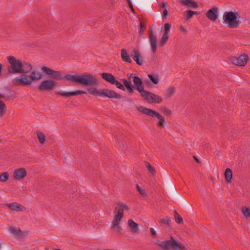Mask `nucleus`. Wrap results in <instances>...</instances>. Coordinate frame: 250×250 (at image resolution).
Instances as JSON below:
<instances>
[{"label": "nucleus", "instance_id": "473e14b6", "mask_svg": "<svg viewBox=\"0 0 250 250\" xmlns=\"http://www.w3.org/2000/svg\"><path fill=\"white\" fill-rule=\"evenodd\" d=\"M136 188H137L138 191L139 192V193L141 195H142L143 196H146V190L144 188H141L138 185H136Z\"/></svg>", "mask_w": 250, "mask_h": 250}, {"label": "nucleus", "instance_id": "f257e3e1", "mask_svg": "<svg viewBox=\"0 0 250 250\" xmlns=\"http://www.w3.org/2000/svg\"><path fill=\"white\" fill-rule=\"evenodd\" d=\"M7 60L10 64L7 70L11 73H22L12 80L14 85H30L33 82L40 80L42 75L38 70H32L33 66L28 62L17 60L14 56H8Z\"/></svg>", "mask_w": 250, "mask_h": 250}, {"label": "nucleus", "instance_id": "20e7f679", "mask_svg": "<svg viewBox=\"0 0 250 250\" xmlns=\"http://www.w3.org/2000/svg\"><path fill=\"white\" fill-rule=\"evenodd\" d=\"M239 17L237 12H225L223 15V22L227 24L229 28H237L240 24V21L238 20Z\"/></svg>", "mask_w": 250, "mask_h": 250}, {"label": "nucleus", "instance_id": "72a5a7b5", "mask_svg": "<svg viewBox=\"0 0 250 250\" xmlns=\"http://www.w3.org/2000/svg\"><path fill=\"white\" fill-rule=\"evenodd\" d=\"M112 84H114L116 86V87L123 90H125V87L124 85L118 81L116 80V79L114 80V83H112Z\"/></svg>", "mask_w": 250, "mask_h": 250}, {"label": "nucleus", "instance_id": "b1692460", "mask_svg": "<svg viewBox=\"0 0 250 250\" xmlns=\"http://www.w3.org/2000/svg\"><path fill=\"white\" fill-rule=\"evenodd\" d=\"M9 232L16 236H20L21 235V231L19 228L11 227L8 229Z\"/></svg>", "mask_w": 250, "mask_h": 250}, {"label": "nucleus", "instance_id": "f704fd0d", "mask_svg": "<svg viewBox=\"0 0 250 250\" xmlns=\"http://www.w3.org/2000/svg\"><path fill=\"white\" fill-rule=\"evenodd\" d=\"M242 212L244 215L246 217H248L250 215V208L246 207H243L242 208Z\"/></svg>", "mask_w": 250, "mask_h": 250}, {"label": "nucleus", "instance_id": "9d476101", "mask_svg": "<svg viewBox=\"0 0 250 250\" xmlns=\"http://www.w3.org/2000/svg\"><path fill=\"white\" fill-rule=\"evenodd\" d=\"M100 97L116 99H120L122 98V96L120 94L116 93L113 90L107 89H101Z\"/></svg>", "mask_w": 250, "mask_h": 250}, {"label": "nucleus", "instance_id": "49530a36", "mask_svg": "<svg viewBox=\"0 0 250 250\" xmlns=\"http://www.w3.org/2000/svg\"><path fill=\"white\" fill-rule=\"evenodd\" d=\"M2 68V65L1 63H0V74L1 73Z\"/></svg>", "mask_w": 250, "mask_h": 250}, {"label": "nucleus", "instance_id": "cd10ccee", "mask_svg": "<svg viewBox=\"0 0 250 250\" xmlns=\"http://www.w3.org/2000/svg\"><path fill=\"white\" fill-rule=\"evenodd\" d=\"M37 136L40 141V143L41 144H43L45 141V135L40 131H38L37 132Z\"/></svg>", "mask_w": 250, "mask_h": 250}, {"label": "nucleus", "instance_id": "f3484780", "mask_svg": "<svg viewBox=\"0 0 250 250\" xmlns=\"http://www.w3.org/2000/svg\"><path fill=\"white\" fill-rule=\"evenodd\" d=\"M82 94H86V93L82 90H78L74 92H65L63 91H60L58 92L57 94L62 96H64V97H69L71 96H76L78 95Z\"/></svg>", "mask_w": 250, "mask_h": 250}, {"label": "nucleus", "instance_id": "de8ad7c7", "mask_svg": "<svg viewBox=\"0 0 250 250\" xmlns=\"http://www.w3.org/2000/svg\"><path fill=\"white\" fill-rule=\"evenodd\" d=\"M194 157L195 158V159H196V161L198 163L200 162L197 158H195V156H194Z\"/></svg>", "mask_w": 250, "mask_h": 250}, {"label": "nucleus", "instance_id": "58836bf2", "mask_svg": "<svg viewBox=\"0 0 250 250\" xmlns=\"http://www.w3.org/2000/svg\"><path fill=\"white\" fill-rule=\"evenodd\" d=\"M123 82L124 85L126 87V88L133 86L132 84V83L130 81H128L126 79H124L123 80Z\"/></svg>", "mask_w": 250, "mask_h": 250}, {"label": "nucleus", "instance_id": "4be33fe9", "mask_svg": "<svg viewBox=\"0 0 250 250\" xmlns=\"http://www.w3.org/2000/svg\"><path fill=\"white\" fill-rule=\"evenodd\" d=\"M186 248L184 245L173 238V250H183Z\"/></svg>", "mask_w": 250, "mask_h": 250}, {"label": "nucleus", "instance_id": "79ce46f5", "mask_svg": "<svg viewBox=\"0 0 250 250\" xmlns=\"http://www.w3.org/2000/svg\"><path fill=\"white\" fill-rule=\"evenodd\" d=\"M144 27L143 26V24L141 23H140V30L139 31V33L140 35H142V34H143L144 32Z\"/></svg>", "mask_w": 250, "mask_h": 250}, {"label": "nucleus", "instance_id": "a18cd8bd", "mask_svg": "<svg viewBox=\"0 0 250 250\" xmlns=\"http://www.w3.org/2000/svg\"><path fill=\"white\" fill-rule=\"evenodd\" d=\"M127 1L128 2V4H129V7L130 8V9H131V11L133 12H134V9H133V6L130 2V0H127Z\"/></svg>", "mask_w": 250, "mask_h": 250}, {"label": "nucleus", "instance_id": "0eeeda50", "mask_svg": "<svg viewBox=\"0 0 250 250\" xmlns=\"http://www.w3.org/2000/svg\"><path fill=\"white\" fill-rule=\"evenodd\" d=\"M249 57L246 54H243L239 57H232L230 60L231 62L236 65L244 66L247 63Z\"/></svg>", "mask_w": 250, "mask_h": 250}, {"label": "nucleus", "instance_id": "a211bd4d", "mask_svg": "<svg viewBox=\"0 0 250 250\" xmlns=\"http://www.w3.org/2000/svg\"><path fill=\"white\" fill-rule=\"evenodd\" d=\"M131 57L133 59L134 61H135L139 65H142L143 64V60L140 58V53L137 50H133L130 54Z\"/></svg>", "mask_w": 250, "mask_h": 250}, {"label": "nucleus", "instance_id": "c756f323", "mask_svg": "<svg viewBox=\"0 0 250 250\" xmlns=\"http://www.w3.org/2000/svg\"><path fill=\"white\" fill-rule=\"evenodd\" d=\"M9 179V174L7 172H4L0 174V182H5Z\"/></svg>", "mask_w": 250, "mask_h": 250}, {"label": "nucleus", "instance_id": "ddd939ff", "mask_svg": "<svg viewBox=\"0 0 250 250\" xmlns=\"http://www.w3.org/2000/svg\"><path fill=\"white\" fill-rule=\"evenodd\" d=\"M133 82L134 84V88L138 90L141 95L145 91L142 80L138 76H134L133 78Z\"/></svg>", "mask_w": 250, "mask_h": 250}, {"label": "nucleus", "instance_id": "2eb2a0df", "mask_svg": "<svg viewBox=\"0 0 250 250\" xmlns=\"http://www.w3.org/2000/svg\"><path fill=\"white\" fill-rule=\"evenodd\" d=\"M155 244L162 249V250H169L172 248V240H168L165 241H157Z\"/></svg>", "mask_w": 250, "mask_h": 250}, {"label": "nucleus", "instance_id": "423d86ee", "mask_svg": "<svg viewBox=\"0 0 250 250\" xmlns=\"http://www.w3.org/2000/svg\"><path fill=\"white\" fill-rule=\"evenodd\" d=\"M141 96L150 104H160L162 101V98L160 96L145 91L142 93Z\"/></svg>", "mask_w": 250, "mask_h": 250}, {"label": "nucleus", "instance_id": "7c9ffc66", "mask_svg": "<svg viewBox=\"0 0 250 250\" xmlns=\"http://www.w3.org/2000/svg\"><path fill=\"white\" fill-rule=\"evenodd\" d=\"M162 5H163V7L164 8H165L163 11V13H162V19L164 20V19H167V17L168 16V11L167 9V3H163Z\"/></svg>", "mask_w": 250, "mask_h": 250}, {"label": "nucleus", "instance_id": "dca6fc26", "mask_svg": "<svg viewBox=\"0 0 250 250\" xmlns=\"http://www.w3.org/2000/svg\"><path fill=\"white\" fill-rule=\"evenodd\" d=\"M128 230L131 233H136L139 230L138 225L132 219H129L127 222Z\"/></svg>", "mask_w": 250, "mask_h": 250}, {"label": "nucleus", "instance_id": "f03ea898", "mask_svg": "<svg viewBox=\"0 0 250 250\" xmlns=\"http://www.w3.org/2000/svg\"><path fill=\"white\" fill-rule=\"evenodd\" d=\"M42 71L51 78L57 80L66 78L77 83L85 85L93 86L98 84L96 77L90 73H84L81 75L68 74L63 77L60 72L53 70L46 66H43Z\"/></svg>", "mask_w": 250, "mask_h": 250}, {"label": "nucleus", "instance_id": "39448f33", "mask_svg": "<svg viewBox=\"0 0 250 250\" xmlns=\"http://www.w3.org/2000/svg\"><path fill=\"white\" fill-rule=\"evenodd\" d=\"M138 110L141 112L147 115L152 117H156L158 119L159 121L157 122V125L158 126L164 127L165 126V120L164 117L161 115L159 113L155 110L147 108L144 106H139L138 107Z\"/></svg>", "mask_w": 250, "mask_h": 250}, {"label": "nucleus", "instance_id": "6ab92c4d", "mask_svg": "<svg viewBox=\"0 0 250 250\" xmlns=\"http://www.w3.org/2000/svg\"><path fill=\"white\" fill-rule=\"evenodd\" d=\"M181 3L188 8L195 9L198 7V3L192 0H181Z\"/></svg>", "mask_w": 250, "mask_h": 250}, {"label": "nucleus", "instance_id": "c9c22d12", "mask_svg": "<svg viewBox=\"0 0 250 250\" xmlns=\"http://www.w3.org/2000/svg\"><path fill=\"white\" fill-rule=\"evenodd\" d=\"M146 167H147V168L148 169V170H149V171L153 175H154L155 174V169L153 167H152L151 165L146 162Z\"/></svg>", "mask_w": 250, "mask_h": 250}, {"label": "nucleus", "instance_id": "f8f14e48", "mask_svg": "<svg viewBox=\"0 0 250 250\" xmlns=\"http://www.w3.org/2000/svg\"><path fill=\"white\" fill-rule=\"evenodd\" d=\"M218 8L216 6H214L206 13V16L211 21H215L218 18Z\"/></svg>", "mask_w": 250, "mask_h": 250}, {"label": "nucleus", "instance_id": "bb28decb", "mask_svg": "<svg viewBox=\"0 0 250 250\" xmlns=\"http://www.w3.org/2000/svg\"><path fill=\"white\" fill-rule=\"evenodd\" d=\"M225 177L226 180V181L228 183H230L232 179V171L231 170L228 168L226 169L225 172Z\"/></svg>", "mask_w": 250, "mask_h": 250}, {"label": "nucleus", "instance_id": "9b49d317", "mask_svg": "<svg viewBox=\"0 0 250 250\" xmlns=\"http://www.w3.org/2000/svg\"><path fill=\"white\" fill-rule=\"evenodd\" d=\"M4 206L8 208L12 211H22L25 209V208L23 206L18 202L6 203Z\"/></svg>", "mask_w": 250, "mask_h": 250}, {"label": "nucleus", "instance_id": "393cba45", "mask_svg": "<svg viewBox=\"0 0 250 250\" xmlns=\"http://www.w3.org/2000/svg\"><path fill=\"white\" fill-rule=\"evenodd\" d=\"M88 92L95 96H100L101 94V89H97L95 87H89L87 89Z\"/></svg>", "mask_w": 250, "mask_h": 250}, {"label": "nucleus", "instance_id": "a878e982", "mask_svg": "<svg viewBox=\"0 0 250 250\" xmlns=\"http://www.w3.org/2000/svg\"><path fill=\"white\" fill-rule=\"evenodd\" d=\"M174 217L176 223L179 225L183 224L184 221L182 216L175 210H174Z\"/></svg>", "mask_w": 250, "mask_h": 250}, {"label": "nucleus", "instance_id": "2f4dec72", "mask_svg": "<svg viewBox=\"0 0 250 250\" xmlns=\"http://www.w3.org/2000/svg\"><path fill=\"white\" fill-rule=\"evenodd\" d=\"M6 111V106L4 103L0 101V116H3Z\"/></svg>", "mask_w": 250, "mask_h": 250}, {"label": "nucleus", "instance_id": "c85d7f7f", "mask_svg": "<svg viewBox=\"0 0 250 250\" xmlns=\"http://www.w3.org/2000/svg\"><path fill=\"white\" fill-rule=\"evenodd\" d=\"M168 34L164 33L159 43H158V45L161 46H163L166 43V42L168 40Z\"/></svg>", "mask_w": 250, "mask_h": 250}, {"label": "nucleus", "instance_id": "412c9836", "mask_svg": "<svg viewBox=\"0 0 250 250\" xmlns=\"http://www.w3.org/2000/svg\"><path fill=\"white\" fill-rule=\"evenodd\" d=\"M121 56L122 60L124 62L129 63L131 62V59L125 49H122L121 50Z\"/></svg>", "mask_w": 250, "mask_h": 250}, {"label": "nucleus", "instance_id": "e433bc0d", "mask_svg": "<svg viewBox=\"0 0 250 250\" xmlns=\"http://www.w3.org/2000/svg\"><path fill=\"white\" fill-rule=\"evenodd\" d=\"M148 76L153 83L157 84L159 83V79L157 76H154L150 74H148Z\"/></svg>", "mask_w": 250, "mask_h": 250}, {"label": "nucleus", "instance_id": "6e6552de", "mask_svg": "<svg viewBox=\"0 0 250 250\" xmlns=\"http://www.w3.org/2000/svg\"><path fill=\"white\" fill-rule=\"evenodd\" d=\"M57 82L53 80L42 81L39 85L40 90H49L53 89L56 86Z\"/></svg>", "mask_w": 250, "mask_h": 250}, {"label": "nucleus", "instance_id": "aec40b11", "mask_svg": "<svg viewBox=\"0 0 250 250\" xmlns=\"http://www.w3.org/2000/svg\"><path fill=\"white\" fill-rule=\"evenodd\" d=\"M101 76L103 79L111 84L115 80V77L112 74L109 73H103L101 74Z\"/></svg>", "mask_w": 250, "mask_h": 250}, {"label": "nucleus", "instance_id": "a19ab883", "mask_svg": "<svg viewBox=\"0 0 250 250\" xmlns=\"http://www.w3.org/2000/svg\"><path fill=\"white\" fill-rule=\"evenodd\" d=\"M150 232L151 233L152 235L153 236H156L157 235L156 231L155 230V229L153 228H150Z\"/></svg>", "mask_w": 250, "mask_h": 250}, {"label": "nucleus", "instance_id": "4468645a", "mask_svg": "<svg viewBox=\"0 0 250 250\" xmlns=\"http://www.w3.org/2000/svg\"><path fill=\"white\" fill-rule=\"evenodd\" d=\"M149 40L151 44V47L153 52H155L157 49V37L156 33L152 29L149 35Z\"/></svg>", "mask_w": 250, "mask_h": 250}, {"label": "nucleus", "instance_id": "09e8293b", "mask_svg": "<svg viewBox=\"0 0 250 250\" xmlns=\"http://www.w3.org/2000/svg\"><path fill=\"white\" fill-rule=\"evenodd\" d=\"M182 30L185 31V29L183 28L182 29Z\"/></svg>", "mask_w": 250, "mask_h": 250}, {"label": "nucleus", "instance_id": "4c0bfd02", "mask_svg": "<svg viewBox=\"0 0 250 250\" xmlns=\"http://www.w3.org/2000/svg\"><path fill=\"white\" fill-rule=\"evenodd\" d=\"M171 28V25L168 23H167L164 25V33L167 34Z\"/></svg>", "mask_w": 250, "mask_h": 250}, {"label": "nucleus", "instance_id": "ea45409f", "mask_svg": "<svg viewBox=\"0 0 250 250\" xmlns=\"http://www.w3.org/2000/svg\"><path fill=\"white\" fill-rule=\"evenodd\" d=\"M169 220L167 218H163L161 220V223H162L164 224L168 225V226H169Z\"/></svg>", "mask_w": 250, "mask_h": 250}, {"label": "nucleus", "instance_id": "1a4fd4ad", "mask_svg": "<svg viewBox=\"0 0 250 250\" xmlns=\"http://www.w3.org/2000/svg\"><path fill=\"white\" fill-rule=\"evenodd\" d=\"M27 175V171L25 168L20 167L16 168L13 172V176L15 180L21 181L23 180Z\"/></svg>", "mask_w": 250, "mask_h": 250}, {"label": "nucleus", "instance_id": "7ed1b4c3", "mask_svg": "<svg viewBox=\"0 0 250 250\" xmlns=\"http://www.w3.org/2000/svg\"><path fill=\"white\" fill-rule=\"evenodd\" d=\"M129 210V208L126 204L120 201L116 203L114 210V216L112 221L113 228L116 231L120 232L122 229L120 224L124 217V210Z\"/></svg>", "mask_w": 250, "mask_h": 250}, {"label": "nucleus", "instance_id": "37998d69", "mask_svg": "<svg viewBox=\"0 0 250 250\" xmlns=\"http://www.w3.org/2000/svg\"><path fill=\"white\" fill-rule=\"evenodd\" d=\"M133 88H134V86H132L131 87H129L128 88H127V91L129 93H132L133 92Z\"/></svg>", "mask_w": 250, "mask_h": 250}, {"label": "nucleus", "instance_id": "5701e85b", "mask_svg": "<svg viewBox=\"0 0 250 250\" xmlns=\"http://www.w3.org/2000/svg\"><path fill=\"white\" fill-rule=\"evenodd\" d=\"M184 14V18L186 21L190 20L193 15H196L199 14L198 12L191 11L190 10H188L187 11H185Z\"/></svg>", "mask_w": 250, "mask_h": 250}, {"label": "nucleus", "instance_id": "c03bdc74", "mask_svg": "<svg viewBox=\"0 0 250 250\" xmlns=\"http://www.w3.org/2000/svg\"><path fill=\"white\" fill-rule=\"evenodd\" d=\"M127 1L128 2V4H129V7L130 8V9H131V11L133 12H134V9H133V6L130 2V0H127Z\"/></svg>", "mask_w": 250, "mask_h": 250}]
</instances>
